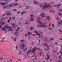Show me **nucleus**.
Here are the masks:
<instances>
[{
    "instance_id": "1",
    "label": "nucleus",
    "mask_w": 62,
    "mask_h": 62,
    "mask_svg": "<svg viewBox=\"0 0 62 62\" xmlns=\"http://www.w3.org/2000/svg\"><path fill=\"white\" fill-rule=\"evenodd\" d=\"M38 23H39V24L37 26V27L39 28V27H46V24L43 25V23L42 22H41V21H39V22H38Z\"/></svg>"
},
{
    "instance_id": "2",
    "label": "nucleus",
    "mask_w": 62,
    "mask_h": 62,
    "mask_svg": "<svg viewBox=\"0 0 62 62\" xmlns=\"http://www.w3.org/2000/svg\"><path fill=\"white\" fill-rule=\"evenodd\" d=\"M18 4L16 3L14 5V4H10L9 5H6L5 6V8H7L8 7H14V6H16L18 5Z\"/></svg>"
},
{
    "instance_id": "3",
    "label": "nucleus",
    "mask_w": 62,
    "mask_h": 62,
    "mask_svg": "<svg viewBox=\"0 0 62 62\" xmlns=\"http://www.w3.org/2000/svg\"><path fill=\"white\" fill-rule=\"evenodd\" d=\"M18 29L16 30V32H15L14 33V34L15 35H17V34H19V32H18V31H19V30L20 29V28H17Z\"/></svg>"
},
{
    "instance_id": "4",
    "label": "nucleus",
    "mask_w": 62,
    "mask_h": 62,
    "mask_svg": "<svg viewBox=\"0 0 62 62\" xmlns=\"http://www.w3.org/2000/svg\"><path fill=\"white\" fill-rule=\"evenodd\" d=\"M4 28H6V29H9L10 28V26H8L7 24H6L4 25Z\"/></svg>"
},
{
    "instance_id": "5",
    "label": "nucleus",
    "mask_w": 62,
    "mask_h": 62,
    "mask_svg": "<svg viewBox=\"0 0 62 62\" xmlns=\"http://www.w3.org/2000/svg\"><path fill=\"white\" fill-rule=\"evenodd\" d=\"M11 1V0H9V1H6L5 2V3H1L0 4H1V5H2L3 6H4V5H5L6 4H8V3H7V2H10Z\"/></svg>"
},
{
    "instance_id": "6",
    "label": "nucleus",
    "mask_w": 62,
    "mask_h": 62,
    "mask_svg": "<svg viewBox=\"0 0 62 62\" xmlns=\"http://www.w3.org/2000/svg\"><path fill=\"white\" fill-rule=\"evenodd\" d=\"M41 16L43 18H44V17H45V15H44V14L43 13H42L40 14Z\"/></svg>"
},
{
    "instance_id": "7",
    "label": "nucleus",
    "mask_w": 62,
    "mask_h": 62,
    "mask_svg": "<svg viewBox=\"0 0 62 62\" xmlns=\"http://www.w3.org/2000/svg\"><path fill=\"white\" fill-rule=\"evenodd\" d=\"M48 8V6H47V4L46 3L45 4V5L44 6V7H43V8H42V9H44V8Z\"/></svg>"
},
{
    "instance_id": "8",
    "label": "nucleus",
    "mask_w": 62,
    "mask_h": 62,
    "mask_svg": "<svg viewBox=\"0 0 62 62\" xmlns=\"http://www.w3.org/2000/svg\"><path fill=\"white\" fill-rule=\"evenodd\" d=\"M5 22H3V21H1V22H0V24L1 25H4V24H5Z\"/></svg>"
},
{
    "instance_id": "9",
    "label": "nucleus",
    "mask_w": 62,
    "mask_h": 62,
    "mask_svg": "<svg viewBox=\"0 0 62 62\" xmlns=\"http://www.w3.org/2000/svg\"><path fill=\"white\" fill-rule=\"evenodd\" d=\"M37 47H35L34 48L32 51V52H36V48H37Z\"/></svg>"
},
{
    "instance_id": "10",
    "label": "nucleus",
    "mask_w": 62,
    "mask_h": 62,
    "mask_svg": "<svg viewBox=\"0 0 62 62\" xmlns=\"http://www.w3.org/2000/svg\"><path fill=\"white\" fill-rule=\"evenodd\" d=\"M46 18H47V19H46V21H47V20H49V19H50V17H49V16H46Z\"/></svg>"
},
{
    "instance_id": "11",
    "label": "nucleus",
    "mask_w": 62,
    "mask_h": 62,
    "mask_svg": "<svg viewBox=\"0 0 62 62\" xmlns=\"http://www.w3.org/2000/svg\"><path fill=\"white\" fill-rule=\"evenodd\" d=\"M46 55L47 57V60H48V59H50V56H49V55L48 54H46Z\"/></svg>"
},
{
    "instance_id": "12",
    "label": "nucleus",
    "mask_w": 62,
    "mask_h": 62,
    "mask_svg": "<svg viewBox=\"0 0 62 62\" xmlns=\"http://www.w3.org/2000/svg\"><path fill=\"white\" fill-rule=\"evenodd\" d=\"M22 46L23 47V50L24 49V47H25V45H24V43L22 44Z\"/></svg>"
},
{
    "instance_id": "13",
    "label": "nucleus",
    "mask_w": 62,
    "mask_h": 62,
    "mask_svg": "<svg viewBox=\"0 0 62 62\" xmlns=\"http://www.w3.org/2000/svg\"><path fill=\"white\" fill-rule=\"evenodd\" d=\"M42 44H43V45H44V46H47V47H48V45H47V43H42Z\"/></svg>"
},
{
    "instance_id": "14",
    "label": "nucleus",
    "mask_w": 62,
    "mask_h": 62,
    "mask_svg": "<svg viewBox=\"0 0 62 62\" xmlns=\"http://www.w3.org/2000/svg\"><path fill=\"white\" fill-rule=\"evenodd\" d=\"M11 14V13H7L5 15H6L7 16L8 15H10Z\"/></svg>"
},
{
    "instance_id": "15",
    "label": "nucleus",
    "mask_w": 62,
    "mask_h": 62,
    "mask_svg": "<svg viewBox=\"0 0 62 62\" xmlns=\"http://www.w3.org/2000/svg\"><path fill=\"white\" fill-rule=\"evenodd\" d=\"M5 28L3 27V28H1V29H2V30H1L2 31H4V30H6V29H5Z\"/></svg>"
},
{
    "instance_id": "16",
    "label": "nucleus",
    "mask_w": 62,
    "mask_h": 62,
    "mask_svg": "<svg viewBox=\"0 0 62 62\" xmlns=\"http://www.w3.org/2000/svg\"><path fill=\"white\" fill-rule=\"evenodd\" d=\"M13 40L15 41H17V39H16V38H15V37L13 39Z\"/></svg>"
},
{
    "instance_id": "17",
    "label": "nucleus",
    "mask_w": 62,
    "mask_h": 62,
    "mask_svg": "<svg viewBox=\"0 0 62 62\" xmlns=\"http://www.w3.org/2000/svg\"><path fill=\"white\" fill-rule=\"evenodd\" d=\"M60 21L61 22H58L59 24H62V21L61 20Z\"/></svg>"
},
{
    "instance_id": "18",
    "label": "nucleus",
    "mask_w": 62,
    "mask_h": 62,
    "mask_svg": "<svg viewBox=\"0 0 62 62\" xmlns=\"http://www.w3.org/2000/svg\"><path fill=\"white\" fill-rule=\"evenodd\" d=\"M24 41V40L23 39L21 40H20V41L21 42H23V41Z\"/></svg>"
},
{
    "instance_id": "19",
    "label": "nucleus",
    "mask_w": 62,
    "mask_h": 62,
    "mask_svg": "<svg viewBox=\"0 0 62 62\" xmlns=\"http://www.w3.org/2000/svg\"><path fill=\"white\" fill-rule=\"evenodd\" d=\"M25 13V12H22V15H23V13Z\"/></svg>"
},
{
    "instance_id": "20",
    "label": "nucleus",
    "mask_w": 62,
    "mask_h": 62,
    "mask_svg": "<svg viewBox=\"0 0 62 62\" xmlns=\"http://www.w3.org/2000/svg\"><path fill=\"white\" fill-rule=\"evenodd\" d=\"M59 6H61V4H60L59 5H56V6H57V7H59Z\"/></svg>"
},
{
    "instance_id": "21",
    "label": "nucleus",
    "mask_w": 62,
    "mask_h": 62,
    "mask_svg": "<svg viewBox=\"0 0 62 62\" xmlns=\"http://www.w3.org/2000/svg\"><path fill=\"white\" fill-rule=\"evenodd\" d=\"M28 35H30V34H32V33H31L30 32H28Z\"/></svg>"
},
{
    "instance_id": "22",
    "label": "nucleus",
    "mask_w": 62,
    "mask_h": 62,
    "mask_svg": "<svg viewBox=\"0 0 62 62\" xmlns=\"http://www.w3.org/2000/svg\"><path fill=\"white\" fill-rule=\"evenodd\" d=\"M58 61L59 62H62V61H61V60H58Z\"/></svg>"
},
{
    "instance_id": "23",
    "label": "nucleus",
    "mask_w": 62,
    "mask_h": 62,
    "mask_svg": "<svg viewBox=\"0 0 62 62\" xmlns=\"http://www.w3.org/2000/svg\"><path fill=\"white\" fill-rule=\"evenodd\" d=\"M6 40L5 41H2V40H0V41H1L2 42H5Z\"/></svg>"
},
{
    "instance_id": "24",
    "label": "nucleus",
    "mask_w": 62,
    "mask_h": 62,
    "mask_svg": "<svg viewBox=\"0 0 62 62\" xmlns=\"http://www.w3.org/2000/svg\"><path fill=\"white\" fill-rule=\"evenodd\" d=\"M16 50H18V46H17L16 47Z\"/></svg>"
},
{
    "instance_id": "25",
    "label": "nucleus",
    "mask_w": 62,
    "mask_h": 62,
    "mask_svg": "<svg viewBox=\"0 0 62 62\" xmlns=\"http://www.w3.org/2000/svg\"><path fill=\"white\" fill-rule=\"evenodd\" d=\"M37 19L38 20L39 19H41V18H40V17H38L37 18Z\"/></svg>"
},
{
    "instance_id": "26",
    "label": "nucleus",
    "mask_w": 62,
    "mask_h": 62,
    "mask_svg": "<svg viewBox=\"0 0 62 62\" xmlns=\"http://www.w3.org/2000/svg\"><path fill=\"white\" fill-rule=\"evenodd\" d=\"M29 52L28 51H27V54H29Z\"/></svg>"
},
{
    "instance_id": "27",
    "label": "nucleus",
    "mask_w": 62,
    "mask_h": 62,
    "mask_svg": "<svg viewBox=\"0 0 62 62\" xmlns=\"http://www.w3.org/2000/svg\"><path fill=\"white\" fill-rule=\"evenodd\" d=\"M58 13H59V15H60V16H61V15H62V14L60 13H59V12Z\"/></svg>"
},
{
    "instance_id": "28",
    "label": "nucleus",
    "mask_w": 62,
    "mask_h": 62,
    "mask_svg": "<svg viewBox=\"0 0 62 62\" xmlns=\"http://www.w3.org/2000/svg\"><path fill=\"white\" fill-rule=\"evenodd\" d=\"M29 24V23H26L24 24Z\"/></svg>"
},
{
    "instance_id": "29",
    "label": "nucleus",
    "mask_w": 62,
    "mask_h": 62,
    "mask_svg": "<svg viewBox=\"0 0 62 62\" xmlns=\"http://www.w3.org/2000/svg\"><path fill=\"white\" fill-rule=\"evenodd\" d=\"M60 54H62V50H61L60 52Z\"/></svg>"
},
{
    "instance_id": "30",
    "label": "nucleus",
    "mask_w": 62,
    "mask_h": 62,
    "mask_svg": "<svg viewBox=\"0 0 62 62\" xmlns=\"http://www.w3.org/2000/svg\"><path fill=\"white\" fill-rule=\"evenodd\" d=\"M47 48H48V49H47V51H48V50H50V48H49V47H48Z\"/></svg>"
},
{
    "instance_id": "31",
    "label": "nucleus",
    "mask_w": 62,
    "mask_h": 62,
    "mask_svg": "<svg viewBox=\"0 0 62 62\" xmlns=\"http://www.w3.org/2000/svg\"><path fill=\"white\" fill-rule=\"evenodd\" d=\"M12 10H13V11H14V10H15V11H17L16 9H13Z\"/></svg>"
},
{
    "instance_id": "32",
    "label": "nucleus",
    "mask_w": 62,
    "mask_h": 62,
    "mask_svg": "<svg viewBox=\"0 0 62 62\" xmlns=\"http://www.w3.org/2000/svg\"><path fill=\"white\" fill-rule=\"evenodd\" d=\"M4 0V1H7L8 0H0V1H3Z\"/></svg>"
},
{
    "instance_id": "33",
    "label": "nucleus",
    "mask_w": 62,
    "mask_h": 62,
    "mask_svg": "<svg viewBox=\"0 0 62 62\" xmlns=\"http://www.w3.org/2000/svg\"><path fill=\"white\" fill-rule=\"evenodd\" d=\"M15 19V17H13L12 19Z\"/></svg>"
},
{
    "instance_id": "34",
    "label": "nucleus",
    "mask_w": 62,
    "mask_h": 62,
    "mask_svg": "<svg viewBox=\"0 0 62 62\" xmlns=\"http://www.w3.org/2000/svg\"><path fill=\"white\" fill-rule=\"evenodd\" d=\"M39 6L40 7H43V5H42L41 6Z\"/></svg>"
},
{
    "instance_id": "35",
    "label": "nucleus",
    "mask_w": 62,
    "mask_h": 62,
    "mask_svg": "<svg viewBox=\"0 0 62 62\" xmlns=\"http://www.w3.org/2000/svg\"><path fill=\"white\" fill-rule=\"evenodd\" d=\"M35 32L36 34H37L39 33V32L37 31H35Z\"/></svg>"
},
{
    "instance_id": "36",
    "label": "nucleus",
    "mask_w": 62,
    "mask_h": 62,
    "mask_svg": "<svg viewBox=\"0 0 62 62\" xmlns=\"http://www.w3.org/2000/svg\"><path fill=\"white\" fill-rule=\"evenodd\" d=\"M41 52H40V53H39V54L40 56H41Z\"/></svg>"
},
{
    "instance_id": "37",
    "label": "nucleus",
    "mask_w": 62,
    "mask_h": 62,
    "mask_svg": "<svg viewBox=\"0 0 62 62\" xmlns=\"http://www.w3.org/2000/svg\"><path fill=\"white\" fill-rule=\"evenodd\" d=\"M56 19H57V20H59V18H58V17H57V18H56Z\"/></svg>"
},
{
    "instance_id": "38",
    "label": "nucleus",
    "mask_w": 62,
    "mask_h": 62,
    "mask_svg": "<svg viewBox=\"0 0 62 62\" xmlns=\"http://www.w3.org/2000/svg\"><path fill=\"white\" fill-rule=\"evenodd\" d=\"M10 21V20H8V23H9V21Z\"/></svg>"
},
{
    "instance_id": "39",
    "label": "nucleus",
    "mask_w": 62,
    "mask_h": 62,
    "mask_svg": "<svg viewBox=\"0 0 62 62\" xmlns=\"http://www.w3.org/2000/svg\"><path fill=\"white\" fill-rule=\"evenodd\" d=\"M9 30H10V31H11L12 30V29L10 28L9 29Z\"/></svg>"
},
{
    "instance_id": "40",
    "label": "nucleus",
    "mask_w": 62,
    "mask_h": 62,
    "mask_svg": "<svg viewBox=\"0 0 62 62\" xmlns=\"http://www.w3.org/2000/svg\"><path fill=\"white\" fill-rule=\"evenodd\" d=\"M49 26H51V23H50V24H49Z\"/></svg>"
},
{
    "instance_id": "41",
    "label": "nucleus",
    "mask_w": 62,
    "mask_h": 62,
    "mask_svg": "<svg viewBox=\"0 0 62 62\" xmlns=\"http://www.w3.org/2000/svg\"><path fill=\"white\" fill-rule=\"evenodd\" d=\"M59 59H61V56H59Z\"/></svg>"
},
{
    "instance_id": "42",
    "label": "nucleus",
    "mask_w": 62,
    "mask_h": 62,
    "mask_svg": "<svg viewBox=\"0 0 62 62\" xmlns=\"http://www.w3.org/2000/svg\"><path fill=\"white\" fill-rule=\"evenodd\" d=\"M31 18H32V17H33V15H31Z\"/></svg>"
},
{
    "instance_id": "43",
    "label": "nucleus",
    "mask_w": 62,
    "mask_h": 62,
    "mask_svg": "<svg viewBox=\"0 0 62 62\" xmlns=\"http://www.w3.org/2000/svg\"><path fill=\"white\" fill-rule=\"evenodd\" d=\"M37 35H39V36H40V34L38 33L37 34Z\"/></svg>"
},
{
    "instance_id": "44",
    "label": "nucleus",
    "mask_w": 62,
    "mask_h": 62,
    "mask_svg": "<svg viewBox=\"0 0 62 62\" xmlns=\"http://www.w3.org/2000/svg\"><path fill=\"white\" fill-rule=\"evenodd\" d=\"M25 35L26 36V37H27V34H25Z\"/></svg>"
},
{
    "instance_id": "45",
    "label": "nucleus",
    "mask_w": 62,
    "mask_h": 62,
    "mask_svg": "<svg viewBox=\"0 0 62 62\" xmlns=\"http://www.w3.org/2000/svg\"><path fill=\"white\" fill-rule=\"evenodd\" d=\"M28 51L29 52H31V50H29V51Z\"/></svg>"
},
{
    "instance_id": "46",
    "label": "nucleus",
    "mask_w": 62,
    "mask_h": 62,
    "mask_svg": "<svg viewBox=\"0 0 62 62\" xmlns=\"http://www.w3.org/2000/svg\"><path fill=\"white\" fill-rule=\"evenodd\" d=\"M31 30H32V29H33V28H32V27L31 28Z\"/></svg>"
},
{
    "instance_id": "47",
    "label": "nucleus",
    "mask_w": 62,
    "mask_h": 62,
    "mask_svg": "<svg viewBox=\"0 0 62 62\" xmlns=\"http://www.w3.org/2000/svg\"><path fill=\"white\" fill-rule=\"evenodd\" d=\"M45 39L46 41H47V38H45Z\"/></svg>"
},
{
    "instance_id": "48",
    "label": "nucleus",
    "mask_w": 62,
    "mask_h": 62,
    "mask_svg": "<svg viewBox=\"0 0 62 62\" xmlns=\"http://www.w3.org/2000/svg\"><path fill=\"white\" fill-rule=\"evenodd\" d=\"M33 3H36V4H38V2L35 3V1L33 2Z\"/></svg>"
},
{
    "instance_id": "49",
    "label": "nucleus",
    "mask_w": 62,
    "mask_h": 62,
    "mask_svg": "<svg viewBox=\"0 0 62 62\" xmlns=\"http://www.w3.org/2000/svg\"><path fill=\"white\" fill-rule=\"evenodd\" d=\"M39 43H40V40H39Z\"/></svg>"
},
{
    "instance_id": "50",
    "label": "nucleus",
    "mask_w": 62,
    "mask_h": 62,
    "mask_svg": "<svg viewBox=\"0 0 62 62\" xmlns=\"http://www.w3.org/2000/svg\"><path fill=\"white\" fill-rule=\"evenodd\" d=\"M2 39H5V38H2Z\"/></svg>"
},
{
    "instance_id": "51",
    "label": "nucleus",
    "mask_w": 62,
    "mask_h": 62,
    "mask_svg": "<svg viewBox=\"0 0 62 62\" xmlns=\"http://www.w3.org/2000/svg\"><path fill=\"white\" fill-rule=\"evenodd\" d=\"M55 44L56 45H57V43H56V42L55 43Z\"/></svg>"
},
{
    "instance_id": "52",
    "label": "nucleus",
    "mask_w": 62,
    "mask_h": 62,
    "mask_svg": "<svg viewBox=\"0 0 62 62\" xmlns=\"http://www.w3.org/2000/svg\"><path fill=\"white\" fill-rule=\"evenodd\" d=\"M54 51L56 53L57 52V50H55Z\"/></svg>"
},
{
    "instance_id": "53",
    "label": "nucleus",
    "mask_w": 62,
    "mask_h": 62,
    "mask_svg": "<svg viewBox=\"0 0 62 62\" xmlns=\"http://www.w3.org/2000/svg\"><path fill=\"white\" fill-rule=\"evenodd\" d=\"M54 24H53L52 25V27H54Z\"/></svg>"
},
{
    "instance_id": "54",
    "label": "nucleus",
    "mask_w": 62,
    "mask_h": 62,
    "mask_svg": "<svg viewBox=\"0 0 62 62\" xmlns=\"http://www.w3.org/2000/svg\"><path fill=\"white\" fill-rule=\"evenodd\" d=\"M33 36H34L35 37V34H33Z\"/></svg>"
},
{
    "instance_id": "55",
    "label": "nucleus",
    "mask_w": 62,
    "mask_h": 62,
    "mask_svg": "<svg viewBox=\"0 0 62 62\" xmlns=\"http://www.w3.org/2000/svg\"><path fill=\"white\" fill-rule=\"evenodd\" d=\"M11 17H10L9 20H11Z\"/></svg>"
},
{
    "instance_id": "56",
    "label": "nucleus",
    "mask_w": 62,
    "mask_h": 62,
    "mask_svg": "<svg viewBox=\"0 0 62 62\" xmlns=\"http://www.w3.org/2000/svg\"><path fill=\"white\" fill-rule=\"evenodd\" d=\"M2 27V26H1V25H0V28H1Z\"/></svg>"
},
{
    "instance_id": "57",
    "label": "nucleus",
    "mask_w": 62,
    "mask_h": 62,
    "mask_svg": "<svg viewBox=\"0 0 62 62\" xmlns=\"http://www.w3.org/2000/svg\"><path fill=\"white\" fill-rule=\"evenodd\" d=\"M1 59L2 60H4V59L3 58H1Z\"/></svg>"
},
{
    "instance_id": "58",
    "label": "nucleus",
    "mask_w": 62,
    "mask_h": 62,
    "mask_svg": "<svg viewBox=\"0 0 62 62\" xmlns=\"http://www.w3.org/2000/svg\"><path fill=\"white\" fill-rule=\"evenodd\" d=\"M27 50V49H26L25 50L23 51H26V50Z\"/></svg>"
},
{
    "instance_id": "59",
    "label": "nucleus",
    "mask_w": 62,
    "mask_h": 62,
    "mask_svg": "<svg viewBox=\"0 0 62 62\" xmlns=\"http://www.w3.org/2000/svg\"><path fill=\"white\" fill-rule=\"evenodd\" d=\"M33 19H31V21H33Z\"/></svg>"
},
{
    "instance_id": "60",
    "label": "nucleus",
    "mask_w": 62,
    "mask_h": 62,
    "mask_svg": "<svg viewBox=\"0 0 62 62\" xmlns=\"http://www.w3.org/2000/svg\"><path fill=\"white\" fill-rule=\"evenodd\" d=\"M20 11L19 12H17V13H20Z\"/></svg>"
},
{
    "instance_id": "61",
    "label": "nucleus",
    "mask_w": 62,
    "mask_h": 62,
    "mask_svg": "<svg viewBox=\"0 0 62 62\" xmlns=\"http://www.w3.org/2000/svg\"><path fill=\"white\" fill-rule=\"evenodd\" d=\"M15 23H14V24H12V25H14V24H15Z\"/></svg>"
},
{
    "instance_id": "62",
    "label": "nucleus",
    "mask_w": 62,
    "mask_h": 62,
    "mask_svg": "<svg viewBox=\"0 0 62 62\" xmlns=\"http://www.w3.org/2000/svg\"><path fill=\"white\" fill-rule=\"evenodd\" d=\"M59 11H62V10H61L60 9H59Z\"/></svg>"
},
{
    "instance_id": "63",
    "label": "nucleus",
    "mask_w": 62,
    "mask_h": 62,
    "mask_svg": "<svg viewBox=\"0 0 62 62\" xmlns=\"http://www.w3.org/2000/svg\"><path fill=\"white\" fill-rule=\"evenodd\" d=\"M20 49H21L22 50V48L21 47H20Z\"/></svg>"
},
{
    "instance_id": "64",
    "label": "nucleus",
    "mask_w": 62,
    "mask_h": 62,
    "mask_svg": "<svg viewBox=\"0 0 62 62\" xmlns=\"http://www.w3.org/2000/svg\"><path fill=\"white\" fill-rule=\"evenodd\" d=\"M50 40H52V38H51L50 39Z\"/></svg>"
}]
</instances>
